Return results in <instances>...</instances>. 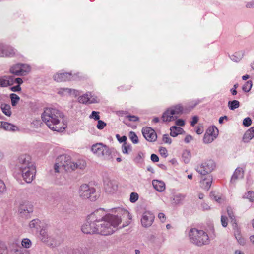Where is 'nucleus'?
Masks as SVG:
<instances>
[{
    "label": "nucleus",
    "mask_w": 254,
    "mask_h": 254,
    "mask_svg": "<svg viewBox=\"0 0 254 254\" xmlns=\"http://www.w3.org/2000/svg\"><path fill=\"white\" fill-rule=\"evenodd\" d=\"M8 80H6L4 79H1V87H7L8 85H11L12 84V82H10V80H12V77L11 76H9L8 78Z\"/></svg>",
    "instance_id": "nucleus-45"
},
{
    "label": "nucleus",
    "mask_w": 254,
    "mask_h": 254,
    "mask_svg": "<svg viewBox=\"0 0 254 254\" xmlns=\"http://www.w3.org/2000/svg\"><path fill=\"white\" fill-rule=\"evenodd\" d=\"M63 117L64 114L62 111L53 107L45 108L41 115L43 121L48 127L57 132H62L65 128L62 121Z\"/></svg>",
    "instance_id": "nucleus-1"
},
{
    "label": "nucleus",
    "mask_w": 254,
    "mask_h": 254,
    "mask_svg": "<svg viewBox=\"0 0 254 254\" xmlns=\"http://www.w3.org/2000/svg\"><path fill=\"white\" fill-rule=\"evenodd\" d=\"M0 108L6 116L10 117L11 115L12 112L11 111V107L8 104L2 103L0 105Z\"/></svg>",
    "instance_id": "nucleus-25"
},
{
    "label": "nucleus",
    "mask_w": 254,
    "mask_h": 254,
    "mask_svg": "<svg viewBox=\"0 0 254 254\" xmlns=\"http://www.w3.org/2000/svg\"><path fill=\"white\" fill-rule=\"evenodd\" d=\"M138 199V195L136 192H131L130 195V201L132 203L135 202Z\"/></svg>",
    "instance_id": "nucleus-47"
},
{
    "label": "nucleus",
    "mask_w": 254,
    "mask_h": 254,
    "mask_svg": "<svg viewBox=\"0 0 254 254\" xmlns=\"http://www.w3.org/2000/svg\"><path fill=\"white\" fill-rule=\"evenodd\" d=\"M189 237L190 241L197 246L207 245L210 240L207 234L203 230L192 228L190 230Z\"/></svg>",
    "instance_id": "nucleus-5"
},
{
    "label": "nucleus",
    "mask_w": 254,
    "mask_h": 254,
    "mask_svg": "<svg viewBox=\"0 0 254 254\" xmlns=\"http://www.w3.org/2000/svg\"><path fill=\"white\" fill-rule=\"evenodd\" d=\"M122 152L124 154H128V150H131V146L129 145H127L126 143H124V144L122 145Z\"/></svg>",
    "instance_id": "nucleus-48"
},
{
    "label": "nucleus",
    "mask_w": 254,
    "mask_h": 254,
    "mask_svg": "<svg viewBox=\"0 0 254 254\" xmlns=\"http://www.w3.org/2000/svg\"><path fill=\"white\" fill-rule=\"evenodd\" d=\"M170 135L172 137H176L179 134H181L184 132V130L181 127L177 126H172L170 128Z\"/></svg>",
    "instance_id": "nucleus-21"
},
{
    "label": "nucleus",
    "mask_w": 254,
    "mask_h": 254,
    "mask_svg": "<svg viewBox=\"0 0 254 254\" xmlns=\"http://www.w3.org/2000/svg\"><path fill=\"white\" fill-rule=\"evenodd\" d=\"M53 78L57 82H62L71 80L72 76L70 73H61L55 74Z\"/></svg>",
    "instance_id": "nucleus-17"
},
{
    "label": "nucleus",
    "mask_w": 254,
    "mask_h": 254,
    "mask_svg": "<svg viewBox=\"0 0 254 254\" xmlns=\"http://www.w3.org/2000/svg\"><path fill=\"white\" fill-rule=\"evenodd\" d=\"M21 245L24 248L28 249L31 247L32 242L29 239L24 238L22 240Z\"/></svg>",
    "instance_id": "nucleus-40"
},
{
    "label": "nucleus",
    "mask_w": 254,
    "mask_h": 254,
    "mask_svg": "<svg viewBox=\"0 0 254 254\" xmlns=\"http://www.w3.org/2000/svg\"><path fill=\"white\" fill-rule=\"evenodd\" d=\"M192 140V137L190 135H188L185 137V138L184 139V141L186 143H189Z\"/></svg>",
    "instance_id": "nucleus-64"
},
{
    "label": "nucleus",
    "mask_w": 254,
    "mask_h": 254,
    "mask_svg": "<svg viewBox=\"0 0 254 254\" xmlns=\"http://www.w3.org/2000/svg\"><path fill=\"white\" fill-rule=\"evenodd\" d=\"M13 254H29V253L27 250L20 248L14 249Z\"/></svg>",
    "instance_id": "nucleus-46"
},
{
    "label": "nucleus",
    "mask_w": 254,
    "mask_h": 254,
    "mask_svg": "<svg viewBox=\"0 0 254 254\" xmlns=\"http://www.w3.org/2000/svg\"><path fill=\"white\" fill-rule=\"evenodd\" d=\"M9 72L15 76H21L27 75L31 70L30 66L21 63L12 65L9 68Z\"/></svg>",
    "instance_id": "nucleus-8"
},
{
    "label": "nucleus",
    "mask_w": 254,
    "mask_h": 254,
    "mask_svg": "<svg viewBox=\"0 0 254 254\" xmlns=\"http://www.w3.org/2000/svg\"><path fill=\"white\" fill-rule=\"evenodd\" d=\"M1 48V52H2L3 55L0 56L1 57H13L16 54L15 50L9 46L3 44Z\"/></svg>",
    "instance_id": "nucleus-18"
},
{
    "label": "nucleus",
    "mask_w": 254,
    "mask_h": 254,
    "mask_svg": "<svg viewBox=\"0 0 254 254\" xmlns=\"http://www.w3.org/2000/svg\"><path fill=\"white\" fill-rule=\"evenodd\" d=\"M6 190V186L3 181L0 180V194L3 193Z\"/></svg>",
    "instance_id": "nucleus-55"
},
{
    "label": "nucleus",
    "mask_w": 254,
    "mask_h": 254,
    "mask_svg": "<svg viewBox=\"0 0 254 254\" xmlns=\"http://www.w3.org/2000/svg\"><path fill=\"white\" fill-rule=\"evenodd\" d=\"M90 95H89L88 94H85L81 96H80L78 98V101L83 104H86V103H92L95 102V101L91 100H90V97L89 96Z\"/></svg>",
    "instance_id": "nucleus-27"
},
{
    "label": "nucleus",
    "mask_w": 254,
    "mask_h": 254,
    "mask_svg": "<svg viewBox=\"0 0 254 254\" xmlns=\"http://www.w3.org/2000/svg\"><path fill=\"white\" fill-rule=\"evenodd\" d=\"M243 56V55L241 53L238 52H235L233 55L230 56V58L233 61L235 62H238L242 59Z\"/></svg>",
    "instance_id": "nucleus-34"
},
{
    "label": "nucleus",
    "mask_w": 254,
    "mask_h": 254,
    "mask_svg": "<svg viewBox=\"0 0 254 254\" xmlns=\"http://www.w3.org/2000/svg\"><path fill=\"white\" fill-rule=\"evenodd\" d=\"M254 137V127L248 129L244 134L243 139L244 142H248Z\"/></svg>",
    "instance_id": "nucleus-22"
},
{
    "label": "nucleus",
    "mask_w": 254,
    "mask_h": 254,
    "mask_svg": "<svg viewBox=\"0 0 254 254\" xmlns=\"http://www.w3.org/2000/svg\"><path fill=\"white\" fill-rule=\"evenodd\" d=\"M227 212L230 219L231 220L233 227H237V222L232 210L230 208L227 209Z\"/></svg>",
    "instance_id": "nucleus-37"
},
{
    "label": "nucleus",
    "mask_w": 254,
    "mask_h": 254,
    "mask_svg": "<svg viewBox=\"0 0 254 254\" xmlns=\"http://www.w3.org/2000/svg\"><path fill=\"white\" fill-rule=\"evenodd\" d=\"M191 158V153L190 151L185 150L182 154V159L185 163H188Z\"/></svg>",
    "instance_id": "nucleus-35"
},
{
    "label": "nucleus",
    "mask_w": 254,
    "mask_h": 254,
    "mask_svg": "<svg viewBox=\"0 0 254 254\" xmlns=\"http://www.w3.org/2000/svg\"><path fill=\"white\" fill-rule=\"evenodd\" d=\"M41 221L38 219H33L29 223V227L31 229L38 230L40 227Z\"/></svg>",
    "instance_id": "nucleus-32"
},
{
    "label": "nucleus",
    "mask_w": 254,
    "mask_h": 254,
    "mask_svg": "<svg viewBox=\"0 0 254 254\" xmlns=\"http://www.w3.org/2000/svg\"><path fill=\"white\" fill-rule=\"evenodd\" d=\"M159 151L162 156L165 158L168 156L167 150L165 148L162 147H160L159 148Z\"/></svg>",
    "instance_id": "nucleus-51"
},
{
    "label": "nucleus",
    "mask_w": 254,
    "mask_h": 254,
    "mask_svg": "<svg viewBox=\"0 0 254 254\" xmlns=\"http://www.w3.org/2000/svg\"><path fill=\"white\" fill-rule=\"evenodd\" d=\"M71 160L70 156L67 154L59 155L56 158V163L54 165L55 172H59V168H62L66 171H73L77 169L82 170L86 166V163L84 160H79L76 162H72Z\"/></svg>",
    "instance_id": "nucleus-3"
},
{
    "label": "nucleus",
    "mask_w": 254,
    "mask_h": 254,
    "mask_svg": "<svg viewBox=\"0 0 254 254\" xmlns=\"http://www.w3.org/2000/svg\"><path fill=\"white\" fill-rule=\"evenodd\" d=\"M95 189L90 187L87 184L82 185L79 190V195L83 199H90L91 201H95L96 198L94 196Z\"/></svg>",
    "instance_id": "nucleus-10"
},
{
    "label": "nucleus",
    "mask_w": 254,
    "mask_h": 254,
    "mask_svg": "<svg viewBox=\"0 0 254 254\" xmlns=\"http://www.w3.org/2000/svg\"><path fill=\"white\" fill-rule=\"evenodd\" d=\"M112 217V214H106L103 209L100 208L96 210L90 214L88 215V220L98 223L105 218L109 219Z\"/></svg>",
    "instance_id": "nucleus-11"
},
{
    "label": "nucleus",
    "mask_w": 254,
    "mask_h": 254,
    "mask_svg": "<svg viewBox=\"0 0 254 254\" xmlns=\"http://www.w3.org/2000/svg\"><path fill=\"white\" fill-rule=\"evenodd\" d=\"M186 197V195L178 193L174 196L173 201L175 204H179L183 201Z\"/></svg>",
    "instance_id": "nucleus-29"
},
{
    "label": "nucleus",
    "mask_w": 254,
    "mask_h": 254,
    "mask_svg": "<svg viewBox=\"0 0 254 254\" xmlns=\"http://www.w3.org/2000/svg\"><path fill=\"white\" fill-rule=\"evenodd\" d=\"M93 153L98 157H103L105 160H113L115 156L113 149L109 148L102 143L93 144L91 147Z\"/></svg>",
    "instance_id": "nucleus-6"
},
{
    "label": "nucleus",
    "mask_w": 254,
    "mask_h": 254,
    "mask_svg": "<svg viewBox=\"0 0 254 254\" xmlns=\"http://www.w3.org/2000/svg\"><path fill=\"white\" fill-rule=\"evenodd\" d=\"M212 182V177L210 176H208L200 181V187L204 190H208L211 186Z\"/></svg>",
    "instance_id": "nucleus-19"
},
{
    "label": "nucleus",
    "mask_w": 254,
    "mask_h": 254,
    "mask_svg": "<svg viewBox=\"0 0 254 254\" xmlns=\"http://www.w3.org/2000/svg\"><path fill=\"white\" fill-rule=\"evenodd\" d=\"M10 90L13 92H18L21 91V88L19 85L11 87Z\"/></svg>",
    "instance_id": "nucleus-62"
},
{
    "label": "nucleus",
    "mask_w": 254,
    "mask_h": 254,
    "mask_svg": "<svg viewBox=\"0 0 254 254\" xmlns=\"http://www.w3.org/2000/svg\"><path fill=\"white\" fill-rule=\"evenodd\" d=\"M183 111V107L180 105H176L167 110L162 115L163 122H170L175 120Z\"/></svg>",
    "instance_id": "nucleus-7"
},
{
    "label": "nucleus",
    "mask_w": 254,
    "mask_h": 254,
    "mask_svg": "<svg viewBox=\"0 0 254 254\" xmlns=\"http://www.w3.org/2000/svg\"><path fill=\"white\" fill-rule=\"evenodd\" d=\"M106 126V123L102 120H99L98 121V124L97 125V127L98 129L101 130L103 129Z\"/></svg>",
    "instance_id": "nucleus-50"
},
{
    "label": "nucleus",
    "mask_w": 254,
    "mask_h": 254,
    "mask_svg": "<svg viewBox=\"0 0 254 254\" xmlns=\"http://www.w3.org/2000/svg\"><path fill=\"white\" fill-rule=\"evenodd\" d=\"M243 198L248 199L251 202L254 201V192L253 191H249L243 196Z\"/></svg>",
    "instance_id": "nucleus-38"
},
{
    "label": "nucleus",
    "mask_w": 254,
    "mask_h": 254,
    "mask_svg": "<svg viewBox=\"0 0 254 254\" xmlns=\"http://www.w3.org/2000/svg\"><path fill=\"white\" fill-rule=\"evenodd\" d=\"M97 223L88 221L84 224L81 227L82 231L85 234H97Z\"/></svg>",
    "instance_id": "nucleus-14"
},
{
    "label": "nucleus",
    "mask_w": 254,
    "mask_h": 254,
    "mask_svg": "<svg viewBox=\"0 0 254 254\" xmlns=\"http://www.w3.org/2000/svg\"><path fill=\"white\" fill-rule=\"evenodd\" d=\"M216 167V163L212 159L203 161L196 168V171L201 175H206L213 171Z\"/></svg>",
    "instance_id": "nucleus-9"
},
{
    "label": "nucleus",
    "mask_w": 254,
    "mask_h": 254,
    "mask_svg": "<svg viewBox=\"0 0 254 254\" xmlns=\"http://www.w3.org/2000/svg\"><path fill=\"white\" fill-rule=\"evenodd\" d=\"M150 158L151 161L153 162H157L159 160L158 156L155 154H151Z\"/></svg>",
    "instance_id": "nucleus-59"
},
{
    "label": "nucleus",
    "mask_w": 254,
    "mask_h": 254,
    "mask_svg": "<svg viewBox=\"0 0 254 254\" xmlns=\"http://www.w3.org/2000/svg\"><path fill=\"white\" fill-rule=\"evenodd\" d=\"M0 254H8L7 246L1 241H0Z\"/></svg>",
    "instance_id": "nucleus-42"
},
{
    "label": "nucleus",
    "mask_w": 254,
    "mask_h": 254,
    "mask_svg": "<svg viewBox=\"0 0 254 254\" xmlns=\"http://www.w3.org/2000/svg\"><path fill=\"white\" fill-rule=\"evenodd\" d=\"M162 140L165 143L170 144L172 143V139L169 137L168 134H164Z\"/></svg>",
    "instance_id": "nucleus-52"
},
{
    "label": "nucleus",
    "mask_w": 254,
    "mask_h": 254,
    "mask_svg": "<svg viewBox=\"0 0 254 254\" xmlns=\"http://www.w3.org/2000/svg\"><path fill=\"white\" fill-rule=\"evenodd\" d=\"M104 187L106 192L114 193L118 189V185L116 181L111 180L108 177H105L103 180Z\"/></svg>",
    "instance_id": "nucleus-13"
},
{
    "label": "nucleus",
    "mask_w": 254,
    "mask_h": 254,
    "mask_svg": "<svg viewBox=\"0 0 254 254\" xmlns=\"http://www.w3.org/2000/svg\"><path fill=\"white\" fill-rule=\"evenodd\" d=\"M154 188L159 192H162L165 189V184L164 182L157 180L152 181Z\"/></svg>",
    "instance_id": "nucleus-20"
},
{
    "label": "nucleus",
    "mask_w": 254,
    "mask_h": 254,
    "mask_svg": "<svg viewBox=\"0 0 254 254\" xmlns=\"http://www.w3.org/2000/svg\"><path fill=\"white\" fill-rule=\"evenodd\" d=\"M233 229H234V234H235L236 239L237 238H239L240 237H241V236L240 235V231L239 230V229L238 228V225H237V227L234 228L233 227Z\"/></svg>",
    "instance_id": "nucleus-58"
},
{
    "label": "nucleus",
    "mask_w": 254,
    "mask_h": 254,
    "mask_svg": "<svg viewBox=\"0 0 254 254\" xmlns=\"http://www.w3.org/2000/svg\"><path fill=\"white\" fill-rule=\"evenodd\" d=\"M252 85V81L251 80H249L244 84L242 87V90L245 92H248L251 89Z\"/></svg>",
    "instance_id": "nucleus-39"
},
{
    "label": "nucleus",
    "mask_w": 254,
    "mask_h": 254,
    "mask_svg": "<svg viewBox=\"0 0 254 254\" xmlns=\"http://www.w3.org/2000/svg\"><path fill=\"white\" fill-rule=\"evenodd\" d=\"M221 224L224 227H226L228 225V219L226 216L222 215L221 218Z\"/></svg>",
    "instance_id": "nucleus-54"
},
{
    "label": "nucleus",
    "mask_w": 254,
    "mask_h": 254,
    "mask_svg": "<svg viewBox=\"0 0 254 254\" xmlns=\"http://www.w3.org/2000/svg\"><path fill=\"white\" fill-rule=\"evenodd\" d=\"M158 217L161 222H164L166 220L165 215L163 213H159L158 215Z\"/></svg>",
    "instance_id": "nucleus-61"
},
{
    "label": "nucleus",
    "mask_w": 254,
    "mask_h": 254,
    "mask_svg": "<svg viewBox=\"0 0 254 254\" xmlns=\"http://www.w3.org/2000/svg\"><path fill=\"white\" fill-rule=\"evenodd\" d=\"M246 7L248 8H254V0L247 2L246 4Z\"/></svg>",
    "instance_id": "nucleus-63"
},
{
    "label": "nucleus",
    "mask_w": 254,
    "mask_h": 254,
    "mask_svg": "<svg viewBox=\"0 0 254 254\" xmlns=\"http://www.w3.org/2000/svg\"><path fill=\"white\" fill-rule=\"evenodd\" d=\"M130 121L136 122L139 120V118L134 115H127V116Z\"/></svg>",
    "instance_id": "nucleus-56"
},
{
    "label": "nucleus",
    "mask_w": 254,
    "mask_h": 254,
    "mask_svg": "<svg viewBox=\"0 0 254 254\" xmlns=\"http://www.w3.org/2000/svg\"><path fill=\"white\" fill-rule=\"evenodd\" d=\"M144 154L142 152H139L134 158V162L138 164H141L144 162Z\"/></svg>",
    "instance_id": "nucleus-30"
},
{
    "label": "nucleus",
    "mask_w": 254,
    "mask_h": 254,
    "mask_svg": "<svg viewBox=\"0 0 254 254\" xmlns=\"http://www.w3.org/2000/svg\"><path fill=\"white\" fill-rule=\"evenodd\" d=\"M40 235V238L43 242H46L48 241V234L45 230H41Z\"/></svg>",
    "instance_id": "nucleus-44"
},
{
    "label": "nucleus",
    "mask_w": 254,
    "mask_h": 254,
    "mask_svg": "<svg viewBox=\"0 0 254 254\" xmlns=\"http://www.w3.org/2000/svg\"><path fill=\"white\" fill-rule=\"evenodd\" d=\"M2 128L8 131H15L18 129L16 126L6 122H3Z\"/></svg>",
    "instance_id": "nucleus-26"
},
{
    "label": "nucleus",
    "mask_w": 254,
    "mask_h": 254,
    "mask_svg": "<svg viewBox=\"0 0 254 254\" xmlns=\"http://www.w3.org/2000/svg\"><path fill=\"white\" fill-rule=\"evenodd\" d=\"M99 112L93 111L92 112L91 114L89 117L90 118H93L95 120H99L100 119V116L99 115Z\"/></svg>",
    "instance_id": "nucleus-49"
},
{
    "label": "nucleus",
    "mask_w": 254,
    "mask_h": 254,
    "mask_svg": "<svg viewBox=\"0 0 254 254\" xmlns=\"http://www.w3.org/2000/svg\"><path fill=\"white\" fill-rule=\"evenodd\" d=\"M142 133L148 141L154 142L157 139V136L155 131L150 127H144L142 129Z\"/></svg>",
    "instance_id": "nucleus-15"
},
{
    "label": "nucleus",
    "mask_w": 254,
    "mask_h": 254,
    "mask_svg": "<svg viewBox=\"0 0 254 254\" xmlns=\"http://www.w3.org/2000/svg\"><path fill=\"white\" fill-rule=\"evenodd\" d=\"M116 137H117L118 140L121 143H122V142L126 143V141L127 139V138L126 136H123L121 137L119 134L116 135Z\"/></svg>",
    "instance_id": "nucleus-57"
},
{
    "label": "nucleus",
    "mask_w": 254,
    "mask_h": 254,
    "mask_svg": "<svg viewBox=\"0 0 254 254\" xmlns=\"http://www.w3.org/2000/svg\"><path fill=\"white\" fill-rule=\"evenodd\" d=\"M10 98L12 106H15L20 100V97L15 93H11L10 95Z\"/></svg>",
    "instance_id": "nucleus-36"
},
{
    "label": "nucleus",
    "mask_w": 254,
    "mask_h": 254,
    "mask_svg": "<svg viewBox=\"0 0 254 254\" xmlns=\"http://www.w3.org/2000/svg\"><path fill=\"white\" fill-rule=\"evenodd\" d=\"M252 124V120L249 117L245 118L243 120V124L245 127H249Z\"/></svg>",
    "instance_id": "nucleus-53"
},
{
    "label": "nucleus",
    "mask_w": 254,
    "mask_h": 254,
    "mask_svg": "<svg viewBox=\"0 0 254 254\" xmlns=\"http://www.w3.org/2000/svg\"><path fill=\"white\" fill-rule=\"evenodd\" d=\"M243 177V171L242 168H237L234 172L231 179V182H235L236 180Z\"/></svg>",
    "instance_id": "nucleus-24"
},
{
    "label": "nucleus",
    "mask_w": 254,
    "mask_h": 254,
    "mask_svg": "<svg viewBox=\"0 0 254 254\" xmlns=\"http://www.w3.org/2000/svg\"><path fill=\"white\" fill-rule=\"evenodd\" d=\"M58 93L61 95H64L65 94H73L75 96L79 95V91L70 88H62L59 91Z\"/></svg>",
    "instance_id": "nucleus-23"
},
{
    "label": "nucleus",
    "mask_w": 254,
    "mask_h": 254,
    "mask_svg": "<svg viewBox=\"0 0 254 254\" xmlns=\"http://www.w3.org/2000/svg\"><path fill=\"white\" fill-rule=\"evenodd\" d=\"M228 106L230 110H234L239 107L240 102L236 100L229 101L228 103Z\"/></svg>",
    "instance_id": "nucleus-33"
},
{
    "label": "nucleus",
    "mask_w": 254,
    "mask_h": 254,
    "mask_svg": "<svg viewBox=\"0 0 254 254\" xmlns=\"http://www.w3.org/2000/svg\"><path fill=\"white\" fill-rule=\"evenodd\" d=\"M214 139L215 138L213 137L205 132L203 137V141L205 144H208L211 143Z\"/></svg>",
    "instance_id": "nucleus-41"
},
{
    "label": "nucleus",
    "mask_w": 254,
    "mask_h": 254,
    "mask_svg": "<svg viewBox=\"0 0 254 254\" xmlns=\"http://www.w3.org/2000/svg\"><path fill=\"white\" fill-rule=\"evenodd\" d=\"M33 211V206L29 202H24L19 206L18 212L21 217L27 219Z\"/></svg>",
    "instance_id": "nucleus-12"
},
{
    "label": "nucleus",
    "mask_w": 254,
    "mask_h": 254,
    "mask_svg": "<svg viewBox=\"0 0 254 254\" xmlns=\"http://www.w3.org/2000/svg\"><path fill=\"white\" fill-rule=\"evenodd\" d=\"M17 167L21 172L24 180L27 183H31L35 177L36 168L31 161L30 156L26 154L19 156Z\"/></svg>",
    "instance_id": "nucleus-2"
},
{
    "label": "nucleus",
    "mask_w": 254,
    "mask_h": 254,
    "mask_svg": "<svg viewBox=\"0 0 254 254\" xmlns=\"http://www.w3.org/2000/svg\"><path fill=\"white\" fill-rule=\"evenodd\" d=\"M129 137L134 144H137L138 142V137L133 131H130L129 133Z\"/></svg>",
    "instance_id": "nucleus-43"
},
{
    "label": "nucleus",
    "mask_w": 254,
    "mask_h": 254,
    "mask_svg": "<svg viewBox=\"0 0 254 254\" xmlns=\"http://www.w3.org/2000/svg\"><path fill=\"white\" fill-rule=\"evenodd\" d=\"M119 210L121 212H123V215L124 217L126 216L128 219V220L127 221V222H126V224H123V225L122 226L121 228H124L130 223V221L132 219V216L130 213L127 210H123L121 209H119Z\"/></svg>",
    "instance_id": "nucleus-31"
},
{
    "label": "nucleus",
    "mask_w": 254,
    "mask_h": 254,
    "mask_svg": "<svg viewBox=\"0 0 254 254\" xmlns=\"http://www.w3.org/2000/svg\"><path fill=\"white\" fill-rule=\"evenodd\" d=\"M154 215L151 212L145 211L144 212L141 219L142 226L145 228L151 226L154 220Z\"/></svg>",
    "instance_id": "nucleus-16"
},
{
    "label": "nucleus",
    "mask_w": 254,
    "mask_h": 254,
    "mask_svg": "<svg viewBox=\"0 0 254 254\" xmlns=\"http://www.w3.org/2000/svg\"><path fill=\"white\" fill-rule=\"evenodd\" d=\"M206 132L215 139L218 135V129L215 126H212L209 127Z\"/></svg>",
    "instance_id": "nucleus-28"
},
{
    "label": "nucleus",
    "mask_w": 254,
    "mask_h": 254,
    "mask_svg": "<svg viewBox=\"0 0 254 254\" xmlns=\"http://www.w3.org/2000/svg\"><path fill=\"white\" fill-rule=\"evenodd\" d=\"M198 117L197 116H194L192 118V120L191 122V126H194L195 124L198 122Z\"/></svg>",
    "instance_id": "nucleus-60"
},
{
    "label": "nucleus",
    "mask_w": 254,
    "mask_h": 254,
    "mask_svg": "<svg viewBox=\"0 0 254 254\" xmlns=\"http://www.w3.org/2000/svg\"><path fill=\"white\" fill-rule=\"evenodd\" d=\"M121 220L120 217L112 214L109 219L106 218L97 223V234L105 236L112 234L117 229V227L121 223Z\"/></svg>",
    "instance_id": "nucleus-4"
}]
</instances>
